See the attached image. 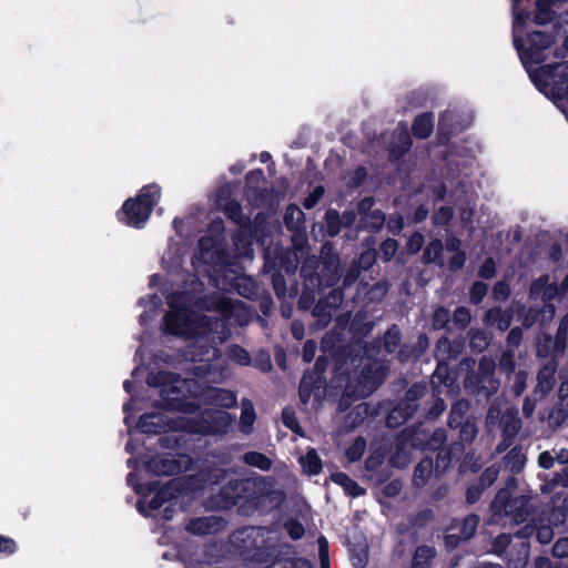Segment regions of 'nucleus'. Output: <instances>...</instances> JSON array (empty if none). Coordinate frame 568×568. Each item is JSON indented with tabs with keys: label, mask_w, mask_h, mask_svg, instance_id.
Wrapping results in <instances>:
<instances>
[{
	"label": "nucleus",
	"mask_w": 568,
	"mask_h": 568,
	"mask_svg": "<svg viewBox=\"0 0 568 568\" xmlns=\"http://www.w3.org/2000/svg\"><path fill=\"white\" fill-rule=\"evenodd\" d=\"M514 2V43L519 52L523 64L525 65L531 81L537 89L547 98L552 100L562 111L568 108V62H561L556 65L535 67L546 60V50L549 48L551 40L541 32L532 33L527 45L521 42L523 26L528 16L516 11V4L520 0H511Z\"/></svg>",
	"instance_id": "nucleus-1"
},
{
	"label": "nucleus",
	"mask_w": 568,
	"mask_h": 568,
	"mask_svg": "<svg viewBox=\"0 0 568 568\" xmlns=\"http://www.w3.org/2000/svg\"><path fill=\"white\" fill-rule=\"evenodd\" d=\"M174 385L166 383L161 389V395L168 406L166 413L146 414L139 422V428L143 433H161L166 430L186 429L189 432L219 433L223 432L233 423V417L224 410H205L204 422L201 424L191 423L175 412L193 413L194 404L184 400L185 392H191L193 382L174 379Z\"/></svg>",
	"instance_id": "nucleus-2"
},
{
	"label": "nucleus",
	"mask_w": 568,
	"mask_h": 568,
	"mask_svg": "<svg viewBox=\"0 0 568 568\" xmlns=\"http://www.w3.org/2000/svg\"><path fill=\"white\" fill-rule=\"evenodd\" d=\"M190 458L181 456L179 460L168 457L153 458L144 465L143 468L136 467V471L129 475V483L133 486L135 493L141 496L138 504L139 510L144 515H151V511L159 509L165 501L173 498V485L159 487L158 481H149V475H172L187 469Z\"/></svg>",
	"instance_id": "nucleus-3"
},
{
	"label": "nucleus",
	"mask_w": 568,
	"mask_h": 568,
	"mask_svg": "<svg viewBox=\"0 0 568 568\" xmlns=\"http://www.w3.org/2000/svg\"><path fill=\"white\" fill-rule=\"evenodd\" d=\"M187 296L184 293L174 294L169 298L171 311L165 316V329L174 335L192 336L206 334L212 331L206 317L200 318L186 308Z\"/></svg>",
	"instance_id": "nucleus-4"
},
{
	"label": "nucleus",
	"mask_w": 568,
	"mask_h": 568,
	"mask_svg": "<svg viewBox=\"0 0 568 568\" xmlns=\"http://www.w3.org/2000/svg\"><path fill=\"white\" fill-rule=\"evenodd\" d=\"M161 197V187L151 184L142 187L135 197L123 203L118 216L119 220L133 227H141L150 217L153 207Z\"/></svg>",
	"instance_id": "nucleus-5"
},
{
	"label": "nucleus",
	"mask_w": 568,
	"mask_h": 568,
	"mask_svg": "<svg viewBox=\"0 0 568 568\" xmlns=\"http://www.w3.org/2000/svg\"><path fill=\"white\" fill-rule=\"evenodd\" d=\"M205 398L210 399L211 404L220 407H232L236 403L233 393L224 389L210 388L205 394Z\"/></svg>",
	"instance_id": "nucleus-6"
},
{
	"label": "nucleus",
	"mask_w": 568,
	"mask_h": 568,
	"mask_svg": "<svg viewBox=\"0 0 568 568\" xmlns=\"http://www.w3.org/2000/svg\"><path fill=\"white\" fill-rule=\"evenodd\" d=\"M548 282H549L548 276L540 277L538 281H536L531 285V290H530L531 294H535V295L541 294L544 300H550V298L555 297L559 293V290L557 287H552L551 285H548L547 287H545L546 284H548Z\"/></svg>",
	"instance_id": "nucleus-7"
},
{
	"label": "nucleus",
	"mask_w": 568,
	"mask_h": 568,
	"mask_svg": "<svg viewBox=\"0 0 568 568\" xmlns=\"http://www.w3.org/2000/svg\"><path fill=\"white\" fill-rule=\"evenodd\" d=\"M332 480L337 485L342 486L345 491L351 496H359L363 494V489L351 478L343 473H336L332 475Z\"/></svg>",
	"instance_id": "nucleus-8"
},
{
	"label": "nucleus",
	"mask_w": 568,
	"mask_h": 568,
	"mask_svg": "<svg viewBox=\"0 0 568 568\" xmlns=\"http://www.w3.org/2000/svg\"><path fill=\"white\" fill-rule=\"evenodd\" d=\"M300 462L303 469L310 475L318 474L322 468L321 460L314 449L308 450L305 456H302Z\"/></svg>",
	"instance_id": "nucleus-9"
},
{
	"label": "nucleus",
	"mask_w": 568,
	"mask_h": 568,
	"mask_svg": "<svg viewBox=\"0 0 568 568\" xmlns=\"http://www.w3.org/2000/svg\"><path fill=\"white\" fill-rule=\"evenodd\" d=\"M433 130V119L428 114L419 115L413 125V132L418 138H427Z\"/></svg>",
	"instance_id": "nucleus-10"
},
{
	"label": "nucleus",
	"mask_w": 568,
	"mask_h": 568,
	"mask_svg": "<svg viewBox=\"0 0 568 568\" xmlns=\"http://www.w3.org/2000/svg\"><path fill=\"white\" fill-rule=\"evenodd\" d=\"M434 555L433 548L427 546L419 547L414 556L413 568H428V562Z\"/></svg>",
	"instance_id": "nucleus-11"
},
{
	"label": "nucleus",
	"mask_w": 568,
	"mask_h": 568,
	"mask_svg": "<svg viewBox=\"0 0 568 568\" xmlns=\"http://www.w3.org/2000/svg\"><path fill=\"white\" fill-rule=\"evenodd\" d=\"M255 420V414L253 406L250 402L242 403V414H241V426L243 432L247 433L251 430L252 425Z\"/></svg>",
	"instance_id": "nucleus-12"
},
{
	"label": "nucleus",
	"mask_w": 568,
	"mask_h": 568,
	"mask_svg": "<svg viewBox=\"0 0 568 568\" xmlns=\"http://www.w3.org/2000/svg\"><path fill=\"white\" fill-rule=\"evenodd\" d=\"M244 460L251 466H255L262 470H266L271 467V462L264 455L260 453H248L244 455Z\"/></svg>",
	"instance_id": "nucleus-13"
},
{
	"label": "nucleus",
	"mask_w": 568,
	"mask_h": 568,
	"mask_svg": "<svg viewBox=\"0 0 568 568\" xmlns=\"http://www.w3.org/2000/svg\"><path fill=\"white\" fill-rule=\"evenodd\" d=\"M537 12L535 20L537 23H546L550 20L551 12L549 10V0H537L536 2Z\"/></svg>",
	"instance_id": "nucleus-14"
},
{
	"label": "nucleus",
	"mask_w": 568,
	"mask_h": 568,
	"mask_svg": "<svg viewBox=\"0 0 568 568\" xmlns=\"http://www.w3.org/2000/svg\"><path fill=\"white\" fill-rule=\"evenodd\" d=\"M351 558L353 565L356 568H363L366 565L368 558L366 545L359 546L358 549H353Z\"/></svg>",
	"instance_id": "nucleus-15"
},
{
	"label": "nucleus",
	"mask_w": 568,
	"mask_h": 568,
	"mask_svg": "<svg viewBox=\"0 0 568 568\" xmlns=\"http://www.w3.org/2000/svg\"><path fill=\"white\" fill-rule=\"evenodd\" d=\"M442 250H443V245L439 241L432 242L427 246L425 254H424L426 262H428V263L435 262L439 257Z\"/></svg>",
	"instance_id": "nucleus-16"
},
{
	"label": "nucleus",
	"mask_w": 568,
	"mask_h": 568,
	"mask_svg": "<svg viewBox=\"0 0 568 568\" xmlns=\"http://www.w3.org/2000/svg\"><path fill=\"white\" fill-rule=\"evenodd\" d=\"M313 379L310 375H304L302 382H301V386H300V396H301V399L306 403L310 397H311V393L313 390Z\"/></svg>",
	"instance_id": "nucleus-17"
},
{
	"label": "nucleus",
	"mask_w": 568,
	"mask_h": 568,
	"mask_svg": "<svg viewBox=\"0 0 568 568\" xmlns=\"http://www.w3.org/2000/svg\"><path fill=\"white\" fill-rule=\"evenodd\" d=\"M365 440L357 439L354 445L347 450V457L349 460L354 462L361 458L365 450Z\"/></svg>",
	"instance_id": "nucleus-18"
},
{
	"label": "nucleus",
	"mask_w": 568,
	"mask_h": 568,
	"mask_svg": "<svg viewBox=\"0 0 568 568\" xmlns=\"http://www.w3.org/2000/svg\"><path fill=\"white\" fill-rule=\"evenodd\" d=\"M397 251V242L395 240H386L381 246V254L384 260H389Z\"/></svg>",
	"instance_id": "nucleus-19"
},
{
	"label": "nucleus",
	"mask_w": 568,
	"mask_h": 568,
	"mask_svg": "<svg viewBox=\"0 0 568 568\" xmlns=\"http://www.w3.org/2000/svg\"><path fill=\"white\" fill-rule=\"evenodd\" d=\"M210 519H197L189 525V530L196 534H205L209 531Z\"/></svg>",
	"instance_id": "nucleus-20"
},
{
	"label": "nucleus",
	"mask_w": 568,
	"mask_h": 568,
	"mask_svg": "<svg viewBox=\"0 0 568 568\" xmlns=\"http://www.w3.org/2000/svg\"><path fill=\"white\" fill-rule=\"evenodd\" d=\"M16 549L17 546L13 539L0 536V552L11 555Z\"/></svg>",
	"instance_id": "nucleus-21"
},
{
	"label": "nucleus",
	"mask_w": 568,
	"mask_h": 568,
	"mask_svg": "<svg viewBox=\"0 0 568 568\" xmlns=\"http://www.w3.org/2000/svg\"><path fill=\"white\" fill-rule=\"evenodd\" d=\"M554 555L559 558L568 556V538L559 539L554 546Z\"/></svg>",
	"instance_id": "nucleus-22"
},
{
	"label": "nucleus",
	"mask_w": 568,
	"mask_h": 568,
	"mask_svg": "<svg viewBox=\"0 0 568 568\" xmlns=\"http://www.w3.org/2000/svg\"><path fill=\"white\" fill-rule=\"evenodd\" d=\"M423 243H424V237L422 234H419V233L413 234L408 241L407 248L409 252L416 253L422 248Z\"/></svg>",
	"instance_id": "nucleus-23"
},
{
	"label": "nucleus",
	"mask_w": 568,
	"mask_h": 568,
	"mask_svg": "<svg viewBox=\"0 0 568 568\" xmlns=\"http://www.w3.org/2000/svg\"><path fill=\"white\" fill-rule=\"evenodd\" d=\"M286 530L288 532V535L294 538V539H298L300 537L303 536L304 534V528L301 524L296 523V521H290L286 524Z\"/></svg>",
	"instance_id": "nucleus-24"
},
{
	"label": "nucleus",
	"mask_w": 568,
	"mask_h": 568,
	"mask_svg": "<svg viewBox=\"0 0 568 568\" xmlns=\"http://www.w3.org/2000/svg\"><path fill=\"white\" fill-rule=\"evenodd\" d=\"M487 293V286L483 283H475L471 287V300L479 302Z\"/></svg>",
	"instance_id": "nucleus-25"
},
{
	"label": "nucleus",
	"mask_w": 568,
	"mask_h": 568,
	"mask_svg": "<svg viewBox=\"0 0 568 568\" xmlns=\"http://www.w3.org/2000/svg\"><path fill=\"white\" fill-rule=\"evenodd\" d=\"M316 352V344L313 341H307L303 348V358L305 362H311Z\"/></svg>",
	"instance_id": "nucleus-26"
},
{
	"label": "nucleus",
	"mask_w": 568,
	"mask_h": 568,
	"mask_svg": "<svg viewBox=\"0 0 568 568\" xmlns=\"http://www.w3.org/2000/svg\"><path fill=\"white\" fill-rule=\"evenodd\" d=\"M232 357L242 365H246L250 362L248 354L240 347L232 349Z\"/></svg>",
	"instance_id": "nucleus-27"
},
{
	"label": "nucleus",
	"mask_w": 568,
	"mask_h": 568,
	"mask_svg": "<svg viewBox=\"0 0 568 568\" xmlns=\"http://www.w3.org/2000/svg\"><path fill=\"white\" fill-rule=\"evenodd\" d=\"M509 294V287L506 283L500 282L494 288V295L498 300H505Z\"/></svg>",
	"instance_id": "nucleus-28"
},
{
	"label": "nucleus",
	"mask_w": 568,
	"mask_h": 568,
	"mask_svg": "<svg viewBox=\"0 0 568 568\" xmlns=\"http://www.w3.org/2000/svg\"><path fill=\"white\" fill-rule=\"evenodd\" d=\"M452 217V210L449 207H440L435 214L436 223H446Z\"/></svg>",
	"instance_id": "nucleus-29"
},
{
	"label": "nucleus",
	"mask_w": 568,
	"mask_h": 568,
	"mask_svg": "<svg viewBox=\"0 0 568 568\" xmlns=\"http://www.w3.org/2000/svg\"><path fill=\"white\" fill-rule=\"evenodd\" d=\"M455 321L462 325H466L470 320L469 311L462 307L455 312Z\"/></svg>",
	"instance_id": "nucleus-30"
},
{
	"label": "nucleus",
	"mask_w": 568,
	"mask_h": 568,
	"mask_svg": "<svg viewBox=\"0 0 568 568\" xmlns=\"http://www.w3.org/2000/svg\"><path fill=\"white\" fill-rule=\"evenodd\" d=\"M477 524H478V520L475 516H470L468 518L465 519V529H466V532H465V537H470L476 527H477Z\"/></svg>",
	"instance_id": "nucleus-31"
},
{
	"label": "nucleus",
	"mask_w": 568,
	"mask_h": 568,
	"mask_svg": "<svg viewBox=\"0 0 568 568\" xmlns=\"http://www.w3.org/2000/svg\"><path fill=\"white\" fill-rule=\"evenodd\" d=\"M283 420H284V424L286 426H288L290 428H292L293 430L297 432L298 430V425H297V422L296 419L294 418L293 414L288 410H285L283 413Z\"/></svg>",
	"instance_id": "nucleus-32"
},
{
	"label": "nucleus",
	"mask_w": 568,
	"mask_h": 568,
	"mask_svg": "<svg viewBox=\"0 0 568 568\" xmlns=\"http://www.w3.org/2000/svg\"><path fill=\"white\" fill-rule=\"evenodd\" d=\"M323 194V189L322 187H317L314 193L312 195H310L306 200H305V207L307 209H311L313 207L317 200L320 199V196Z\"/></svg>",
	"instance_id": "nucleus-33"
},
{
	"label": "nucleus",
	"mask_w": 568,
	"mask_h": 568,
	"mask_svg": "<svg viewBox=\"0 0 568 568\" xmlns=\"http://www.w3.org/2000/svg\"><path fill=\"white\" fill-rule=\"evenodd\" d=\"M495 273V263L488 260L480 268V275L484 277H490Z\"/></svg>",
	"instance_id": "nucleus-34"
},
{
	"label": "nucleus",
	"mask_w": 568,
	"mask_h": 568,
	"mask_svg": "<svg viewBox=\"0 0 568 568\" xmlns=\"http://www.w3.org/2000/svg\"><path fill=\"white\" fill-rule=\"evenodd\" d=\"M538 463L542 468H550L554 464V458L548 452H545L540 454Z\"/></svg>",
	"instance_id": "nucleus-35"
},
{
	"label": "nucleus",
	"mask_w": 568,
	"mask_h": 568,
	"mask_svg": "<svg viewBox=\"0 0 568 568\" xmlns=\"http://www.w3.org/2000/svg\"><path fill=\"white\" fill-rule=\"evenodd\" d=\"M320 557L323 565V568H326V559H327V541L325 538H320Z\"/></svg>",
	"instance_id": "nucleus-36"
},
{
	"label": "nucleus",
	"mask_w": 568,
	"mask_h": 568,
	"mask_svg": "<svg viewBox=\"0 0 568 568\" xmlns=\"http://www.w3.org/2000/svg\"><path fill=\"white\" fill-rule=\"evenodd\" d=\"M465 262V254L463 252H456L452 257V267H460Z\"/></svg>",
	"instance_id": "nucleus-37"
},
{
	"label": "nucleus",
	"mask_w": 568,
	"mask_h": 568,
	"mask_svg": "<svg viewBox=\"0 0 568 568\" xmlns=\"http://www.w3.org/2000/svg\"><path fill=\"white\" fill-rule=\"evenodd\" d=\"M471 343H473V345L483 348L484 346L487 345V339L484 334L478 333V334L474 335Z\"/></svg>",
	"instance_id": "nucleus-38"
},
{
	"label": "nucleus",
	"mask_w": 568,
	"mask_h": 568,
	"mask_svg": "<svg viewBox=\"0 0 568 568\" xmlns=\"http://www.w3.org/2000/svg\"><path fill=\"white\" fill-rule=\"evenodd\" d=\"M215 307L223 313H226L231 307H233V305L229 300L220 298L219 302H216Z\"/></svg>",
	"instance_id": "nucleus-39"
},
{
	"label": "nucleus",
	"mask_w": 568,
	"mask_h": 568,
	"mask_svg": "<svg viewBox=\"0 0 568 568\" xmlns=\"http://www.w3.org/2000/svg\"><path fill=\"white\" fill-rule=\"evenodd\" d=\"M134 405H135V400L134 399L130 400L128 404L124 405V412L126 414L125 418H124V423L128 426H130L131 413L134 409Z\"/></svg>",
	"instance_id": "nucleus-40"
},
{
	"label": "nucleus",
	"mask_w": 568,
	"mask_h": 568,
	"mask_svg": "<svg viewBox=\"0 0 568 568\" xmlns=\"http://www.w3.org/2000/svg\"><path fill=\"white\" fill-rule=\"evenodd\" d=\"M538 539L542 544H547L551 539V531L548 528L540 529L538 531Z\"/></svg>",
	"instance_id": "nucleus-41"
},
{
	"label": "nucleus",
	"mask_w": 568,
	"mask_h": 568,
	"mask_svg": "<svg viewBox=\"0 0 568 568\" xmlns=\"http://www.w3.org/2000/svg\"><path fill=\"white\" fill-rule=\"evenodd\" d=\"M302 215L303 212L297 206L292 205L287 209L285 219L287 220L288 216H291L292 219L296 217L297 220H300Z\"/></svg>",
	"instance_id": "nucleus-42"
},
{
	"label": "nucleus",
	"mask_w": 568,
	"mask_h": 568,
	"mask_svg": "<svg viewBox=\"0 0 568 568\" xmlns=\"http://www.w3.org/2000/svg\"><path fill=\"white\" fill-rule=\"evenodd\" d=\"M558 28L562 30L564 33L568 32V12L564 17H561Z\"/></svg>",
	"instance_id": "nucleus-43"
},
{
	"label": "nucleus",
	"mask_w": 568,
	"mask_h": 568,
	"mask_svg": "<svg viewBox=\"0 0 568 568\" xmlns=\"http://www.w3.org/2000/svg\"><path fill=\"white\" fill-rule=\"evenodd\" d=\"M558 483L562 486L568 487V467L566 468L564 475L558 476Z\"/></svg>",
	"instance_id": "nucleus-44"
},
{
	"label": "nucleus",
	"mask_w": 568,
	"mask_h": 568,
	"mask_svg": "<svg viewBox=\"0 0 568 568\" xmlns=\"http://www.w3.org/2000/svg\"><path fill=\"white\" fill-rule=\"evenodd\" d=\"M447 316H448L447 312L444 310H440L435 315L436 322H438V321L445 322L447 320Z\"/></svg>",
	"instance_id": "nucleus-45"
},
{
	"label": "nucleus",
	"mask_w": 568,
	"mask_h": 568,
	"mask_svg": "<svg viewBox=\"0 0 568 568\" xmlns=\"http://www.w3.org/2000/svg\"><path fill=\"white\" fill-rule=\"evenodd\" d=\"M429 468H430V463H428V462H423V463H420V464L418 465V467H417V469H416V474L422 473V471H424V470H429Z\"/></svg>",
	"instance_id": "nucleus-46"
},
{
	"label": "nucleus",
	"mask_w": 568,
	"mask_h": 568,
	"mask_svg": "<svg viewBox=\"0 0 568 568\" xmlns=\"http://www.w3.org/2000/svg\"><path fill=\"white\" fill-rule=\"evenodd\" d=\"M426 216H427V210H424V209H422V207H420V209L416 212L415 220H416V221H422V220H424Z\"/></svg>",
	"instance_id": "nucleus-47"
},
{
	"label": "nucleus",
	"mask_w": 568,
	"mask_h": 568,
	"mask_svg": "<svg viewBox=\"0 0 568 568\" xmlns=\"http://www.w3.org/2000/svg\"><path fill=\"white\" fill-rule=\"evenodd\" d=\"M293 334L295 337L301 338L302 337V327H298L297 325L293 326Z\"/></svg>",
	"instance_id": "nucleus-48"
},
{
	"label": "nucleus",
	"mask_w": 568,
	"mask_h": 568,
	"mask_svg": "<svg viewBox=\"0 0 568 568\" xmlns=\"http://www.w3.org/2000/svg\"><path fill=\"white\" fill-rule=\"evenodd\" d=\"M498 539L500 540V542H503L505 545L508 544L510 540L509 536H507V535H501V536H499Z\"/></svg>",
	"instance_id": "nucleus-49"
},
{
	"label": "nucleus",
	"mask_w": 568,
	"mask_h": 568,
	"mask_svg": "<svg viewBox=\"0 0 568 568\" xmlns=\"http://www.w3.org/2000/svg\"><path fill=\"white\" fill-rule=\"evenodd\" d=\"M568 290V275L566 276V278L564 280L562 284H561V287H560V291H567Z\"/></svg>",
	"instance_id": "nucleus-50"
},
{
	"label": "nucleus",
	"mask_w": 568,
	"mask_h": 568,
	"mask_svg": "<svg viewBox=\"0 0 568 568\" xmlns=\"http://www.w3.org/2000/svg\"><path fill=\"white\" fill-rule=\"evenodd\" d=\"M126 450H128L129 453L133 454V452H134V445H133V443H132V442H129V443L126 444Z\"/></svg>",
	"instance_id": "nucleus-51"
},
{
	"label": "nucleus",
	"mask_w": 568,
	"mask_h": 568,
	"mask_svg": "<svg viewBox=\"0 0 568 568\" xmlns=\"http://www.w3.org/2000/svg\"><path fill=\"white\" fill-rule=\"evenodd\" d=\"M561 463H565L568 459V454L566 455L564 452L559 455Z\"/></svg>",
	"instance_id": "nucleus-52"
},
{
	"label": "nucleus",
	"mask_w": 568,
	"mask_h": 568,
	"mask_svg": "<svg viewBox=\"0 0 568 568\" xmlns=\"http://www.w3.org/2000/svg\"><path fill=\"white\" fill-rule=\"evenodd\" d=\"M499 313H500V311H499V310H493V311H490V312H489L488 316H489V318H490V317H493L494 315H498Z\"/></svg>",
	"instance_id": "nucleus-53"
},
{
	"label": "nucleus",
	"mask_w": 568,
	"mask_h": 568,
	"mask_svg": "<svg viewBox=\"0 0 568 568\" xmlns=\"http://www.w3.org/2000/svg\"><path fill=\"white\" fill-rule=\"evenodd\" d=\"M124 388H125L126 392L130 393L131 392V389H130L131 388V383L130 382H125L124 383Z\"/></svg>",
	"instance_id": "nucleus-54"
},
{
	"label": "nucleus",
	"mask_w": 568,
	"mask_h": 568,
	"mask_svg": "<svg viewBox=\"0 0 568 568\" xmlns=\"http://www.w3.org/2000/svg\"><path fill=\"white\" fill-rule=\"evenodd\" d=\"M252 293V291H244V292H241V294L245 295V296H250Z\"/></svg>",
	"instance_id": "nucleus-55"
},
{
	"label": "nucleus",
	"mask_w": 568,
	"mask_h": 568,
	"mask_svg": "<svg viewBox=\"0 0 568 568\" xmlns=\"http://www.w3.org/2000/svg\"><path fill=\"white\" fill-rule=\"evenodd\" d=\"M507 326H508V323L499 324V328H500V329H505Z\"/></svg>",
	"instance_id": "nucleus-56"
},
{
	"label": "nucleus",
	"mask_w": 568,
	"mask_h": 568,
	"mask_svg": "<svg viewBox=\"0 0 568 568\" xmlns=\"http://www.w3.org/2000/svg\"><path fill=\"white\" fill-rule=\"evenodd\" d=\"M388 337H394V339L396 338V334L395 333H388Z\"/></svg>",
	"instance_id": "nucleus-57"
},
{
	"label": "nucleus",
	"mask_w": 568,
	"mask_h": 568,
	"mask_svg": "<svg viewBox=\"0 0 568 568\" xmlns=\"http://www.w3.org/2000/svg\"><path fill=\"white\" fill-rule=\"evenodd\" d=\"M486 568H500V567H499V566H497V565H490V566H488V567H486Z\"/></svg>",
	"instance_id": "nucleus-58"
},
{
	"label": "nucleus",
	"mask_w": 568,
	"mask_h": 568,
	"mask_svg": "<svg viewBox=\"0 0 568 568\" xmlns=\"http://www.w3.org/2000/svg\"><path fill=\"white\" fill-rule=\"evenodd\" d=\"M303 567L304 568H310L307 562H303Z\"/></svg>",
	"instance_id": "nucleus-59"
},
{
	"label": "nucleus",
	"mask_w": 568,
	"mask_h": 568,
	"mask_svg": "<svg viewBox=\"0 0 568 568\" xmlns=\"http://www.w3.org/2000/svg\"><path fill=\"white\" fill-rule=\"evenodd\" d=\"M566 43L568 44V39L566 40Z\"/></svg>",
	"instance_id": "nucleus-60"
}]
</instances>
